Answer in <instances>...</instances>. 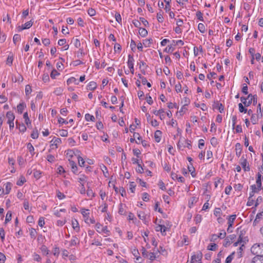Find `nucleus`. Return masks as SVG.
Instances as JSON below:
<instances>
[{
	"instance_id": "57",
	"label": "nucleus",
	"mask_w": 263,
	"mask_h": 263,
	"mask_svg": "<svg viewBox=\"0 0 263 263\" xmlns=\"http://www.w3.org/2000/svg\"><path fill=\"white\" fill-rule=\"evenodd\" d=\"M59 134L62 137H67L68 136V132L65 129H62L60 130Z\"/></svg>"
},
{
	"instance_id": "30",
	"label": "nucleus",
	"mask_w": 263,
	"mask_h": 263,
	"mask_svg": "<svg viewBox=\"0 0 263 263\" xmlns=\"http://www.w3.org/2000/svg\"><path fill=\"white\" fill-rule=\"evenodd\" d=\"M197 198L196 197H192L189 201V206L191 208L194 203L197 202Z\"/></svg>"
},
{
	"instance_id": "62",
	"label": "nucleus",
	"mask_w": 263,
	"mask_h": 263,
	"mask_svg": "<svg viewBox=\"0 0 263 263\" xmlns=\"http://www.w3.org/2000/svg\"><path fill=\"white\" fill-rule=\"evenodd\" d=\"M13 56L9 55L7 59V64L10 66L12 65V63H13Z\"/></svg>"
},
{
	"instance_id": "23",
	"label": "nucleus",
	"mask_w": 263,
	"mask_h": 263,
	"mask_svg": "<svg viewBox=\"0 0 263 263\" xmlns=\"http://www.w3.org/2000/svg\"><path fill=\"white\" fill-rule=\"evenodd\" d=\"M153 42L152 39H146L143 40L142 44L145 47H149Z\"/></svg>"
},
{
	"instance_id": "46",
	"label": "nucleus",
	"mask_w": 263,
	"mask_h": 263,
	"mask_svg": "<svg viewBox=\"0 0 263 263\" xmlns=\"http://www.w3.org/2000/svg\"><path fill=\"white\" fill-rule=\"evenodd\" d=\"M32 92L31 87L29 85H27L25 87V93L26 96H28Z\"/></svg>"
},
{
	"instance_id": "11",
	"label": "nucleus",
	"mask_w": 263,
	"mask_h": 263,
	"mask_svg": "<svg viewBox=\"0 0 263 263\" xmlns=\"http://www.w3.org/2000/svg\"><path fill=\"white\" fill-rule=\"evenodd\" d=\"M6 118L8 119L7 122H13L15 119V116L12 111H9L6 114Z\"/></svg>"
},
{
	"instance_id": "4",
	"label": "nucleus",
	"mask_w": 263,
	"mask_h": 263,
	"mask_svg": "<svg viewBox=\"0 0 263 263\" xmlns=\"http://www.w3.org/2000/svg\"><path fill=\"white\" fill-rule=\"evenodd\" d=\"M95 229L100 234H105L106 236L110 235V232L108 230L107 226H103L100 223H96Z\"/></svg>"
},
{
	"instance_id": "20",
	"label": "nucleus",
	"mask_w": 263,
	"mask_h": 263,
	"mask_svg": "<svg viewBox=\"0 0 263 263\" xmlns=\"http://www.w3.org/2000/svg\"><path fill=\"white\" fill-rule=\"evenodd\" d=\"M252 263H263V256L254 257L252 259Z\"/></svg>"
},
{
	"instance_id": "55",
	"label": "nucleus",
	"mask_w": 263,
	"mask_h": 263,
	"mask_svg": "<svg viewBox=\"0 0 263 263\" xmlns=\"http://www.w3.org/2000/svg\"><path fill=\"white\" fill-rule=\"evenodd\" d=\"M136 184L134 182H131L129 183V190L132 193L135 192Z\"/></svg>"
},
{
	"instance_id": "15",
	"label": "nucleus",
	"mask_w": 263,
	"mask_h": 263,
	"mask_svg": "<svg viewBox=\"0 0 263 263\" xmlns=\"http://www.w3.org/2000/svg\"><path fill=\"white\" fill-rule=\"evenodd\" d=\"M161 135L162 132L160 130H157L155 132L154 134V138L156 142H159L160 141L161 139Z\"/></svg>"
},
{
	"instance_id": "36",
	"label": "nucleus",
	"mask_w": 263,
	"mask_h": 263,
	"mask_svg": "<svg viewBox=\"0 0 263 263\" xmlns=\"http://www.w3.org/2000/svg\"><path fill=\"white\" fill-rule=\"evenodd\" d=\"M163 12L162 11H160L159 12L157 13V18L159 22L162 23L163 22V17L162 16Z\"/></svg>"
},
{
	"instance_id": "6",
	"label": "nucleus",
	"mask_w": 263,
	"mask_h": 263,
	"mask_svg": "<svg viewBox=\"0 0 263 263\" xmlns=\"http://www.w3.org/2000/svg\"><path fill=\"white\" fill-rule=\"evenodd\" d=\"M62 141L60 138L54 137L50 141L51 149H56L58 147L59 145L61 143Z\"/></svg>"
},
{
	"instance_id": "18",
	"label": "nucleus",
	"mask_w": 263,
	"mask_h": 263,
	"mask_svg": "<svg viewBox=\"0 0 263 263\" xmlns=\"http://www.w3.org/2000/svg\"><path fill=\"white\" fill-rule=\"evenodd\" d=\"M263 218V209L262 210L257 214L256 218L253 222V223L256 224L257 223L259 222V221Z\"/></svg>"
},
{
	"instance_id": "42",
	"label": "nucleus",
	"mask_w": 263,
	"mask_h": 263,
	"mask_svg": "<svg viewBox=\"0 0 263 263\" xmlns=\"http://www.w3.org/2000/svg\"><path fill=\"white\" fill-rule=\"evenodd\" d=\"M78 163H79V165L81 166V167H83L84 166V164H85V161L84 160V159L80 157V156H79L78 157Z\"/></svg>"
},
{
	"instance_id": "50",
	"label": "nucleus",
	"mask_w": 263,
	"mask_h": 263,
	"mask_svg": "<svg viewBox=\"0 0 263 263\" xmlns=\"http://www.w3.org/2000/svg\"><path fill=\"white\" fill-rule=\"evenodd\" d=\"M239 110L240 112L246 113L247 109H246L241 103L238 104Z\"/></svg>"
},
{
	"instance_id": "51",
	"label": "nucleus",
	"mask_w": 263,
	"mask_h": 263,
	"mask_svg": "<svg viewBox=\"0 0 263 263\" xmlns=\"http://www.w3.org/2000/svg\"><path fill=\"white\" fill-rule=\"evenodd\" d=\"M146 257L151 260H153L156 258V255L154 253L149 252Z\"/></svg>"
},
{
	"instance_id": "1",
	"label": "nucleus",
	"mask_w": 263,
	"mask_h": 263,
	"mask_svg": "<svg viewBox=\"0 0 263 263\" xmlns=\"http://www.w3.org/2000/svg\"><path fill=\"white\" fill-rule=\"evenodd\" d=\"M251 251L252 254L256 255V256H263V243L254 244L251 248Z\"/></svg>"
},
{
	"instance_id": "61",
	"label": "nucleus",
	"mask_w": 263,
	"mask_h": 263,
	"mask_svg": "<svg viewBox=\"0 0 263 263\" xmlns=\"http://www.w3.org/2000/svg\"><path fill=\"white\" fill-rule=\"evenodd\" d=\"M158 184L160 189H161L162 190L165 191L166 190L165 184L162 181H159Z\"/></svg>"
},
{
	"instance_id": "19",
	"label": "nucleus",
	"mask_w": 263,
	"mask_h": 263,
	"mask_svg": "<svg viewBox=\"0 0 263 263\" xmlns=\"http://www.w3.org/2000/svg\"><path fill=\"white\" fill-rule=\"evenodd\" d=\"M69 164L71 166L72 172L73 173L76 174L78 170V167H77L76 164L75 163V162L73 161L70 160V159H69Z\"/></svg>"
},
{
	"instance_id": "47",
	"label": "nucleus",
	"mask_w": 263,
	"mask_h": 263,
	"mask_svg": "<svg viewBox=\"0 0 263 263\" xmlns=\"http://www.w3.org/2000/svg\"><path fill=\"white\" fill-rule=\"evenodd\" d=\"M52 253L54 256H58L60 254V249L59 248L57 247H54L52 250Z\"/></svg>"
},
{
	"instance_id": "21",
	"label": "nucleus",
	"mask_w": 263,
	"mask_h": 263,
	"mask_svg": "<svg viewBox=\"0 0 263 263\" xmlns=\"http://www.w3.org/2000/svg\"><path fill=\"white\" fill-rule=\"evenodd\" d=\"M79 241L78 240V238L76 236H72V238L69 242V246L72 247L76 246L77 244L79 243Z\"/></svg>"
},
{
	"instance_id": "48",
	"label": "nucleus",
	"mask_w": 263,
	"mask_h": 263,
	"mask_svg": "<svg viewBox=\"0 0 263 263\" xmlns=\"http://www.w3.org/2000/svg\"><path fill=\"white\" fill-rule=\"evenodd\" d=\"M234 254V252H233L231 254L228 256L226 259V263H231L232 259H233V256Z\"/></svg>"
},
{
	"instance_id": "26",
	"label": "nucleus",
	"mask_w": 263,
	"mask_h": 263,
	"mask_svg": "<svg viewBox=\"0 0 263 263\" xmlns=\"http://www.w3.org/2000/svg\"><path fill=\"white\" fill-rule=\"evenodd\" d=\"M67 83L68 85L74 83L76 85H78L79 82L77 79L74 77H71L67 80Z\"/></svg>"
},
{
	"instance_id": "63",
	"label": "nucleus",
	"mask_w": 263,
	"mask_h": 263,
	"mask_svg": "<svg viewBox=\"0 0 263 263\" xmlns=\"http://www.w3.org/2000/svg\"><path fill=\"white\" fill-rule=\"evenodd\" d=\"M57 196L58 198L60 200L63 199L65 197V196L60 191H58L57 192Z\"/></svg>"
},
{
	"instance_id": "8",
	"label": "nucleus",
	"mask_w": 263,
	"mask_h": 263,
	"mask_svg": "<svg viewBox=\"0 0 263 263\" xmlns=\"http://www.w3.org/2000/svg\"><path fill=\"white\" fill-rule=\"evenodd\" d=\"M236 215H232L227 217V219L228 220V228L227 231L228 232H232V231L230 230V228L233 226L234 222L236 219Z\"/></svg>"
},
{
	"instance_id": "16",
	"label": "nucleus",
	"mask_w": 263,
	"mask_h": 263,
	"mask_svg": "<svg viewBox=\"0 0 263 263\" xmlns=\"http://www.w3.org/2000/svg\"><path fill=\"white\" fill-rule=\"evenodd\" d=\"M23 118L25 120V123L27 125L28 127H31V123L29 118L28 113L27 112H25L23 115Z\"/></svg>"
},
{
	"instance_id": "56",
	"label": "nucleus",
	"mask_w": 263,
	"mask_h": 263,
	"mask_svg": "<svg viewBox=\"0 0 263 263\" xmlns=\"http://www.w3.org/2000/svg\"><path fill=\"white\" fill-rule=\"evenodd\" d=\"M41 251L43 252V253L46 255L49 254V250L45 246H43L41 247Z\"/></svg>"
},
{
	"instance_id": "41",
	"label": "nucleus",
	"mask_w": 263,
	"mask_h": 263,
	"mask_svg": "<svg viewBox=\"0 0 263 263\" xmlns=\"http://www.w3.org/2000/svg\"><path fill=\"white\" fill-rule=\"evenodd\" d=\"M221 213V210L219 208H216L214 210V215L216 217H220Z\"/></svg>"
},
{
	"instance_id": "12",
	"label": "nucleus",
	"mask_w": 263,
	"mask_h": 263,
	"mask_svg": "<svg viewBox=\"0 0 263 263\" xmlns=\"http://www.w3.org/2000/svg\"><path fill=\"white\" fill-rule=\"evenodd\" d=\"M72 228L73 229V230L74 231H76V232H79L80 231V227H79V222L78 221H77V220L76 219H73L72 220Z\"/></svg>"
},
{
	"instance_id": "37",
	"label": "nucleus",
	"mask_w": 263,
	"mask_h": 263,
	"mask_svg": "<svg viewBox=\"0 0 263 263\" xmlns=\"http://www.w3.org/2000/svg\"><path fill=\"white\" fill-rule=\"evenodd\" d=\"M202 216L199 214H197L194 218V221L196 224L200 223L202 221Z\"/></svg>"
},
{
	"instance_id": "24",
	"label": "nucleus",
	"mask_w": 263,
	"mask_h": 263,
	"mask_svg": "<svg viewBox=\"0 0 263 263\" xmlns=\"http://www.w3.org/2000/svg\"><path fill=\"white\" fill-rule=\"evenodd\" d=\"M97 83L93 81L89 82L87 85V89L90 90H93L97 87Z\"/></svg>"
},
{
	"instance_id": "45",
	"label": "nucleus",
	"mask_w": 263,
	"mask_h": 263,
	"mask_svg": "<svg viewBox=\"0 0 263 263\" xmlns=\"http://www.w3.org/2000/svg\"><path fill=\"white\" fill-rule=\"evenodd\" d=\"M59 74V72H58L55 69H53L50 73V77L52 79H55L57 76Z\"/></svg>"
},
{
	"instance_id": "60",
	"label": "nucleus",
	"mask_w": 263,
	"mask_h": 263,
	"mask_svg": "<svg viewBox=\"0 0 263 263\" xmlns=\"http://www.w3.org/2000/svg\"><path fill=\"white\" fill-rule=\"evenodd\" d=\"M196 17L198 20H199L200 21H203V18L202 16V13L201 11H198L196 13Z\"/></svg>"
},
{
	"instance_id": "35",
	"label": "nucleus",
	"mask_w": 263,
	"mask_h": 263,
	"mask_svg": "<svg viewBox=\"0 0 263 263\" xmlns=\"http://www.w3.org/2000/svg\"><path fill=\"white\" fill-rule=\"evenodd\" d=\"M198 29L199 31L201 33H204L205 32V27L203 24L199 23L198 25Z\"/></svg>"
},
{
	"instance_id": "9",
	"label": "nucleus",
	"mask_w": 263,
	"mask_h": 263,
	"mask_svg": "<svg viewBox=\"0 0 263 263\" xmlns=\"http://www.w3.org/2000/svg\"><path fill=\"white\" fill-rule=\"evenodd\" d=\"M33 23L31 21H28L25 23L24 25L22 26H19L17 27V29L18 31H22L23 30L29 29L32 26Z\"/></svg>"
},
{
	"instance_id": "3",
	"label": "nucleus",
	"mask_w": 263,
	"mask_h": 263,
	"mask_svg": "<svg viewBox=\"0 0 263 263\" xmlns=\"http://www.w3.org/2000/svg\"><path fill=\"white\" fill-rule=\"evenodd\" d=\"M261 175L258 173L257 174V178L256 181V184H254L251 186V189L255 193H257L261 190Z\"/></svg>"
},
{
	"instance_id": "52",
	"label": "nucleus",
	"mask_w": 263,
	"mask_h": 263,
	"mask_svg": "<svg viewBox=\"0 0 263 263\" xmlns=\"http://www.w3.org/2000/svg\"><path fill=\"white\" fill-rule=\"evenodd\" d=\"M38 224L41 227H43L44 226V225L45 224V220L44 217H40L38 221Z\"/></svg>"
},
{
	"instance_id": "7",
	"label": "nucleus",
	"mask_w": 263,
	"mask_h": 263,
	"mask_svg": "<svg viewBox=\"0 0 263 263\" xmlns=\"http://www.w3.org/2000/svg\"><path fill=\"white\" fill-rule=\"evenodd\" d=\"M202 254L200 251L197 252L195 254L191 256V260L195 263H201Z\"/></svg>"
},
{
	"instance_id": "64",
	"label": "nucleus",
	"mask_w": 263,
	"mask_h": 263,
	"mask_svg": "<svg viewBox=\"0 0 263 263\" xmlns=\"http://www.w3.org/2000/svg\"><path fill=\"white\" fill-rule=\"evenodd\" d=\"M42 43L45 46H48L50 44V41L49 39L45 38L42 40Z\"/></svg>"
},
{
	"instance_id": "59",
	"label": "nucleus",
	"mask_w": 263,
	"mask_h": 263,
	"mask_svg": "<svg viewBox=\"0 0 263 263\" xmlns=\"http://www.w3.org/2000/svg\"><path fill=\"white\" fill-rule=\"evenodd\" d=\"M85 119L87 120V121H93L95 120V117L92 116V115H90V114H86L85 115Z\"/></svg>"
},
{
	"instance_id": "53",
	"label": "nucleus",
	"mask_w": 263,
	"mask_h": 263,
	"mask_svg": "<svg viewBox=\"0 0 263 263\" xmlns=\"http://www.w3.org/2000/svg\"><path fill=\"white\" fill-rule=\"evenodd\" d=\"M47 160H48V161H49V162H53L55 159V157L52 155H48L47 156Z\"/></svg>"
},
{
	"instance_id": "27",
	"label": "nucleus",
	"mask_w": 263,
	"mask_h": 263,
	"mask_svg": "<svg viewBox=\"0 0 263 263\" xmlns=\"http://www.w3.org/2000/svg\"><path fill=\"white\" fill-rule=\"evenodd\" d=\"M5 194H8L12 187V184L10 182H7L5 184Z\"/></svg>"
},
{
	"instance_id": "39",
	"label": "nucleus",
	"mask_w": 263,
	"mask_h": 263,
	"mask_svg": "<svg viewBox=\"0 0 263 263\" xmlns=\"http://www.w3.org/2000/svg\"><path fill=\"white\" fill-rule=\"evenodd\" d=\"M217 248V245L216 243H211L208 246V250L211 251H215Z\"/></svg>"
},
{
	"instance_id": "25",
	"label": "nucleus",
	"mask_w": 263,
	"mask_h": 263,
	"mask_svg": "<svg viewBox=\"0 0 263 263\" xmlns=\"http://www.w3.org/2000/svg\"><path fill=\"white\" fill-rule=\"evenodd\" d=\"M243 233L241 232V233L239 235V238L236 242L234 243L235 247H237L238 245H242L243 239Z\"/></svg>"
},
{
	"instance_id": "44",
	"label": "nucleus",
	"mask_w": 263,
	"mask_h": 263,
	"mask_svg": "<svg viewBox=\"0 0 263 263\" xmlns=\"http://www.w3.org/2000/svg\"><path fill=\"white\" fill-rule=\"evenodd\" d=\"M223 181L221 178H218L215 180L214 182L215 187L217 188L219 184L222 185Z\"/></svg>"
},
{
	"instance_id": "33",
	"label": "nucleus",
	"mask_w": 263,
	"mask_h": 263,
	"mask_svg": "<svg viewBox=\"0 0 263 263\" xmlns=\"http://www.w3.org/2000/svg\"><path fill=\"white\" fill-rule=\"evenodd\" d=\"M87 177L84 175H81L80 177L78 179V182L82 184H84L83 182L87 181Z\"/></svg>"
},
{
	"instance_id": "58",
	"label": "nucleus",
	"mask_w": 263,
	"mask_h": 263,
	"mask_svg": "<svg viewBox=\"0 0 263 263\" xmlns=\"http://www.w3.org/2000/svg\"><path fill=\"white\" fill-rule=\"evenodd\" d=\"M217 235L218 238H220V239L224 238L226 236V232L224 230H222L220 233L218 234Z\"/></svg>"
},
{
	"instance_id": "34",
	"label": "nucleus",
	"mask_w": 263,
	"mask_h": 263,
	"mask_svg": "<svg viewBox=\"0 0 263 263\" xmlns=\"http://www.w3.org/2000/svg\"><path fill=\"white\" fill-rule=\"evenodd\" d=\"M87 195L90 199H91L95 196V193L93 192L92 190L89 187H88L87 191Z\"/></svg>"
},
{
	"instance_id": "29",
	"label": "nucleus",
	"mask_w": 263,
	"mask_h": 263,
	"mask_svg": "<svg viewBox=\"0 0 263 263\" xmlns=\"http://www.w3.org/2000/svg\"><path fill=\"white\" fill-rule=\"evenodd\" d=\"M139 33L142 37H145L147 34V31L143 28H140L139 29Z\"/></svg>"
},
{
	"instance_id": "38",
	"label": "nucleus",
	"mask_w": 263,
	"mask_h": 263,
	"mask_svg": "<svg viewBox=\"0 0 263 263\" xmlns=\"http://www.w3.org/2000/svg\"><path fill=\"white\" fill-rule=\"evenodd\" d=\"M12 217V213L11 211H9L7 212V214L6 215L5 218V223H7L8 222L10 221Z\"/></svg>"
},
{
	"instance_id": "10",
	"label": "nucleus",
	"mask_w": 263,
	"mask_h": 263,
	"mask_svg": "<svg viewBox=\"0 0 263 263\" xmlns=\"http://www.w3.org/2000/svg\"><path fill=\"white\" fill-rule=\"evenodd\" d=\"M213 109H218L220 112L222 113L224 110V106L221 103H219L218 101H214V104L213 105Z\"/></svg>"
},
{
	"instance_id": "14",
	"label": "nucleus",
	"mask_w": 263,
	"mask_h": 263,
	"mask_svg": "<svg viewBox=\"0 0 263 263\" xmlns=\"http://www.w3.org/2000/svg\"><path fill=\"white\" fill-rule=\"evenodd\" d=\"M241 160V165L242 167V168H243L244 171H249L250 170V167L248 165L247 166V161L246 159H240Z\"/></svg>"
},
{
	"instance_id": "40",
	"label": "nucleus",
	"mask_w": 263,
	"mask_h": 263,
	"mask_svg": "<svg viewBox=\"0 0 263 263\" xmlns=\"http://www.w3.org/2000/svg\"><path fill=\"white\" fill-rule=\"evenodd\" d=\"M118 213L121 215H124L125 214V211L124 210L123 205L122 203H120L119 205Z\"/></svg>"
},
{
	"instance_id": "28",
	"label": "nucleus",
	"mask_w": 263,
	"mask_h": 263,
	"mask_svg": "<svg viewBox=\"0 0 263 263\" xmlns=\"http://www.w3.org/2000/svg\"><path fill=\"white\" fill-rule=\"evenodd\" d=\"M26 180L24 176H21L16 182V184L18 186H22L23 184L26 182Z\"/></svg>"
},
{
	"instance_id": "31",
	"label": "nucleus",
	"mask_w": 263,
	"mask_h": 263,
	"mask_svg": "<svg viewBox=\"0 0 263 263\" xmlns=\"http://www.w3.org/2000/svg\"><path fill=\"white\" fill-rule=\"evenodd\" d=\"M89 210L85 209H82L81 210V214L85 218V219L87 218V219H88L89 214V213L88 212Z\"/></svg>"
},
{
	"instance_id": "22",
	"label": "nucleus",
	"mask_w": 263,
	"mask_h": 263,
	"mask_svg": "<svg viewBox=\"0 0 263 263\" xmlns=\"http://www.w3.org/2000/svg\"><path fill=\"white\" fill-rule=\"evenodd\" d=\"M235 150L236 156L239 157L241 153V146L240 143H236V144L235 145Z\"/></svg>"
},
{
	"instance_id": "5",
	"label": "nucleus",
	"mask_w": 263,
	"mask_h": 263,
	"mask_svg": "<svg viewBox=\"0 0 263 263\" xmlns=\"http://www.w3.org/2000/svg\"><path fill=\"white\" fill-rule=\"evenodd\" d=\"M134 59L132 55L129 54L128 55L127 66L130 69V72L133 74L134 73Z\"/></svg>"
},
{
	"instance_id": "49",
	"label": "nucleus",
	"mask_w": 263,
	"mask_h": 263,
	"mask_svg": "<svg viewBox=\"0 0 263 263\" xmlns=\"http://www.w3.org/2000/svg\"><path fill=\"white\" fill-rule=\"evenodd\" d=\"M21 40V36L19 34H16L13 37V42L15 44L17 42Z\"/></svg>"
},
{
	"instance_id": "54",
	"label": "nucleus",
	"mask_w": 263,
	"mask_h": 263,
	"mask_svg": "<svg viewBox=\"0 0 263 263\" xmlns=\"http://www.w3.org/2000/svg\"><path fill=\"white\" fill-rule=\"evenodd\" d=\"M33 259L37 262H40L42 260L41 259V257H40V256L36 254V253H34L33 255Z\"/></svg>"
},
{
	"instance_id": "2",
	"label": "nucleus",
	"mask_w": 263,
	"mask_h": 263,
	"mask_svg": "<svg viewBox=\"0 0 263 263\" xmlns=\"http://www.w3.org/2000/svg\"><path fill=\"white\" fill-rule=\"evenodd\" d=\"M240 100L245 106H249L252 103V101L254 104L257 103V97L256 95L253 96L251 94H250L247 98L243 97H241Z\"/></svg>"
},
{
	"instance_id": "43",
	"label": "nucleus",
	"mask_w": 263,
	"mask_h": 263,
	"mask_svg": "<svg viewBox=\"0 0 263 263\" xmlns=\"http://www.w3.org/2000/svg\"><path fill=\"white\" fill-rule=\"evenodd\" d=\"M31 137L32 138L34 139H37L39 137V133H38V132L37 130V129H34L31 134Z\"/></svg>"
},
{
	"instance_id": "32",
	"label": "nucleus",
	"mask_w": 263,
	"mask_h": 263,
	"mask_svg": "<svg viewBox=\"0 0 263 263\" xmlns=\"http://www.w3.org/2000/svg\"><path fill=\"white\" fill-rule=\"evenodd\" d=\"M139 219L141 220L144 221L146 219V215L143 212L139 211L137 213Z\"/></svg>"
},
{
	"instance_id": "17",
	"label": "nucleus",
	"mask_w": 263,
	"mask_h": 263,
	"mask_svg": "<svg viewBox=\"0 0 263 263\" xmlns=\"http://www.w3.org/2000/svg\"><path fill=\"white\" fill-rule=\"evenodd\" d=\"M26 107V104L24 102H22L17 105V110L19 114H22Z\"/></svg>"
},
{
	"instance_id": "13",
	"label": "nucleus",
	"mask_w": 263,
	"mask_h": 263,
	"mask_svg": "<svg viewBox=\"0 0 263 263\" xmlns=\"http://www.w3.org/2000/svg\"><path fill=\"white\" fill-rule=\"evenodd\" d=\"M175 46H176L175 44L172 41L171 44L165 48L164 51L167 53H172L175 50Z\"/></svg>"
}]
</instances>
